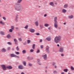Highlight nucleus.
Returning <instances> with one entry per match:
<instances>
[{"label": "nucleus", "instance_id": "48", "mask_svg": "<svg viewBox=\"0 0 74 74\" xmlns=\"http://www.w3.org/2000/svg\"><path fill=\"white\" fill-rule=\"evenodd\" d=\"M39 52H40V50H39L38 49V50H37V51H36V53H39Z\"/></svg>", "mask_w": 74, "mask_h": 74}, {"label": "nucleus", "instance_id": "30", "mask_svg": "<svg viewBox=\"0 0 74 74\" xmlns=\"http://www.w3.org/2000/svg\"><path fill=\"white\" fill-rule=\"evenodd\" d=\"M26 51L25 50H23V51H22V53H25Z\"/></svg>", "mask_w": 74, "mask_h": 74}, {"label": "nucleus", "instance_id": "41", "mask_svg": "<svg viewBox=\"0 0 74 74\" xmlns=\"http://www.w3.org/2000/svg\"><path fill=\"white\" fill-rule=\"evenodd\" d=\"M18 47V46H17V47H16V49L17 51L19 50V49Z\"/></svg>", "mask_w": 74, "mask_h": 74}, {"label": "nucleus", "instance_id": "32", "mask_svg": "<svg viewBox=\"0 0 74 74\" xmlns=\"http://www.w3.org/2000/svg\"><path fill=\"white\" fill-rule=\"evenodd\" d=\"M11 49V48L10 47H8V48H7V50H8V51H10V50Z\"/></svg>", "mask_w": 74, "mask_h": 74}, {"label": "nucleus", "instance_id": "6", "mask_svg": "<svg viewBox=\"0 0 74 74\" xmlns=\"http://www.w3.org/2000/svg\"><path fill=\"white\" fill-rule=\"evenodd\" d=\"M49 5L53 7H55V5H54L53 2H50V3H49Z\"/></svg>", "mask_w": 74, "mask_h": 74}, {"label": "nucleus", "instance_id": "20", "mask_svg": "<svg viewBox=\"0 0 74 74\" xmlns=\"http://www.w3.org/2000/svg\"><path fill=\"white\" fill-rule=\"evenodd\" d=\"M64 8H66L68 7V5L67 4L64 5Z\"/></svg>", "mask_w": 74, "mask_h": 74}, {"label": "nucleus", "instance_id": "55", "mask_svg": "<svg viewBox=\"0 0 74 74\" xmlns=\"http://www.w3.org/2000/svg\"><path fill=\"white\" fill-rule=\"evenodd\" d=\"M1 24H2L3 25H4V22L2 23H1Z\"/></svg>", "mask_w": 74, "mask_h": 74}, {"label": "nucleus", "instance_id": "53", "mask_svg": "<svg viewBox=\"0 0 74 74\" xmlns=\"http://www.w3.org/2000/svg\"><path fill=\"white\" fill-rule=\"evenodd\" d=\"M61 55V56L62 57H63L64 56V55L63 54H62Z\"/></svg>", "mask_w": 74, "mask_h": 74}, {"label": "nucleus", "instance_id": "11", "mask_svg": "<svg viewBox=\"0 0 74 74\" xmlns=\"http://www.w3.org/2000/svg\"><path fill=\"white\" fill-rule=\"evenodd\" d=\"M35 31V30L34 29H30L29 31L31 33H34V31Z\"/></svg>", "mask_w": 74, "mask_h": 74}, {"label": "nucleus", "instance_id": "60", "mask_svg": "<svg viewBox=\"0 0 74 74\" xmlns=\"http://www.w3.org/2000/svg\"><path fill=\"white\" fill-rule=\"evenodd\" d=\"M61 29V27H59L58 28V29H59V30H60Z\"/></svg>", "mask_w": 74, "mask_h": 74}, {"label": "nucleus", "instance_id": "43", "mask_svg": "<svg viewBox=\"0 0 74 74\" xmlns=\"http://www.w3.org/2000/svg\"><path fill=\"white\" fill-rule=\"evenodd\" d=\"M40 47H41V49H42L43 48L44 46L42 45L40 46Z\"/></svg>", "mask_w": 74, "mask_h": 74}, {"label": "nucleus", "instance_id": "34", "mask_svg": "<svg viewBox=\"0 0 74 74\" xmlns=\"http://www.w3.org/2000/svg\"><path fill=\"white\" fill-rule=\"evenodd\" d=\"M18 40L19 41H20V42L22 41V38H18Z\"/></svg>", "mask_w": 74, "mask_h": 74}, {"label": "nucleus", "instance_id": "16", "mask_svg": "<svg viewBox=\"0 0 74 74\" xmlns=\"http://www.w3.org/2000/svg\"><path fill=\"white\" fill-rule=\"evenodd\" d=\"M43 58L45 60H46L47 59V55H44Z\"/></svg>", "mask_w": 74, "mask_h": 74}, {"label": "nucleus", "instance_id": "63", "mask_svg": "<svg viewBox=\"0 0 74 74\" xmlns=\"http://www.w3.org/2000/svg\"><path fill=\"white\" fill-rule=\"evenodd\" d=\"M66 23H64V25H66Z\"/></svg>", "mask_w": 74, "mask_h": 74}, {"label": "nucleus", "instance_id": "46", "mask_svg": "<svg viewBox=\"0 0 74 74\" xmlns=\"http://www.w3.org/2000/svg\"><path fill=\"white\" fill-rule=\"evenodd\" d=\"M38 64H39V65H40V66L42 65V64L40 62H39V63L38 62Z\"/></svg>", "mask_w": 74, "mask_h": 74}, {"label": "nucleus", "instance_id": "2", "mask_svg": "<svg viewBox=\"0 0 74 74\" xmlns=\"http://www.w3.org/2000/svg\"><path fill=\"white\" fill-rule=\"evenodd\" d=\"M61 39V37L60 36H56L54 38V42L56 43H58L60 41Z\"/></svg>", "mask_w": 74, "mask_h": 74}, {"label": "nucleus", "instance_id": "49", "mask_svg": "<svg viewBox=\"0 0 74 74\" xmlns=\"http://www.w3.org/2000/svg\"><path fill=\"white\" fill-rule=\"evenodd\" d=\"M38 61V62H37V63H38L39 62H40V59H38V60H37Z\"/></svg>", "mask_w": 74, "mask_h": 74}, {"label": "nucleus", "instance_id": "7", "mask_svg": "<svg viewBox=\"0 0 74 74\" xmlns=\"http://www.w3.org/2000/svg\"><path fill=\"white\" fill-rule=\"evenodd\" d=\"M6 68L7 69L10 70L12 69V67L11 66H8L6 67Z\"/></svg>", "mask_w": 74, "mask_h": 74}, {"label": "nucleus", "instance_id": "39", "mask_svg": "<svg viewBox=\"0 0 74 74\" xmlns=\"http://www.w3.org/2000/svg\"><path fill=\"white\" fill-rule=\"evenodd\" d=\"M57 72L56 71H53V73L54 74L57 73Z\"/></svg>", "mask_w": 74, "mask_h": 74}, {"label": "nucleus", "instance_id": "50", "mask_svg": "<svg viewBox=\"0 0 74 74\" xmlns=\"http://www.w3.org/2000/svg\"><path fill=\"white\" fill-rule=\"evenodd\" d=\"M42 41V39L40 40V42H41Z\"/></svg>", "mask_w": 74, "mask_h": 74}, {"label": "nucleus", "instance_id": "42", "mask_svg": "<svg viewBox=\"0 0 74 74\" xmlns=\"http://www.w3.org/2000/svg\"><path fill=\"white\" fill-rule=\"evenodd\" d=\"M30 52H33L34 51V50L32 49H31L30 50Z\"/></svg>", "mask_w": 74, "mask_h": 74}, {"label": "nucleus", "instance_id": "3", "mask_svg": "<svg viewBox=\"0 0 74 74\" xmlns=\"http://www.w3.org/2000/svg\"><path fill=\"white\" fill-rule=\"evenodd\" d=\"M58 19V18L57 17H55L54 18V26L55 28H58V21H57V20Z\"/></svg>", "mask_w": 74, "mask_h": 74}, {"label": "nucleus", "instance_id": "13", "mask_svg": "<svg viewBox=\"0 0 74 74\" xmlns=\"http://www.w3.org/2000/svg\"><path fill=\"white\" fill-rule=\"evenodd\" d=\"M16 55L14 54H11V57H15Z\"/></svg>", "mask_w": 74, "mask_h": 74}, {"label": "nucleus", "instance_id": "29", "mask_svg": "<svg viewBox=\"0 0 74 74\" xmlns=\"http://www.w3.org/2000/svg\"><path fill=\"white\" fill-rule=\"evenodd\" d=\"M14 26H11V29H12V30H14Z\"/></svg>", "mask_w": 74, "mask_h": 74}, {"label": "nucleus", "instance_id": "24", "mask_svg": "<svg viewBox=\"0 0 74 74\" xmlns=\"http://www.w3.org/2000/svg\"><path fill=\"white\" fill-rule=\"evenodd\" d=\"M39 27H40V28L41 29L42 28H43V26L42 25H40Z\"/></svg>", "mask_w": 74, "mask_h": 74}, {"label": "nucleus", "instance_id": "38", "mask_svg": "<svg viewBox=\"0 0 74 74\" xmlns=\"http://www.w3.org/2000/svg\"><path fill=\"white\" fill-rule=\"evenodd\" d=\"M28 27V25H27L24 27V28H25L26 29H27Z\"/></svg>", "mask_w": 74, "mask_h": 74}, {"label": "nucleus", "instance_id": "52", "mask_svg": "<svg viewBox=\"0 0 74 74\" xmlns=\"http://www.w3.org/2000/svg\"><path fill=\"white\" fill-rule=\"evenodd\" d=\"M3 22H2L1 21H0V24H1L2 23H3Z\"/></svg>", "mask_w": 74, "mask_h": 74}, {"label": "nucleus", "instance_id": "51", "mask_svg": "<svg viewBox=\"0 0 74 74\" xmlns=\"http://www.w3.org/2000/svg\"><path fill=\"white\" fill-rule=\"evenodd\" d=\"M47 15L46 14L44 15V17H46Z\"/></svg>", "mask_w": 74, "mask_h": 74}, {"label": "nucleus", "instance_id": "36", "mask_svg": "<svg viewBox=\"0 0 74 74\" xmlns=\"http://www.w3.org/2000/svg\"><path fill=\"white\" fill-rule=\"evenodd\" d=\"M15 53L16 55H19V54H20V53H19V52H15Z\"/></svg>", "mask_w": 74, "mask_h": 74}, {"label": "nucleus", "instance_id": "59", "mask_svg": "<svg viewBox=\"0 0 74 74\" xmlns=\"http://www.w3.org/2000/svg\"><path fill=\"white\" fill-rule=\"evenodd\" d=\"M33 59V58H30V60H32Z\"/></svg>", "mask_w": 74, "mask_h": 74}, {"label": "nucleus", "instance_id": "47", "mask_svg": "<svg viewBox=\"0 0 74 74\" xmlns=\"http://www.w3.org/2000/svg\"><path fill=\"white\" fill-rule=\"evenodd\" d=\"M3 19L5 20H6V18H5V17H3Z\"/></svg>", "mask_w": 74, "mask_h": 74}, {"label": "nucleus", "instance_id": "21", "mask_svg": "<svg viewBox=\"0 0 74 74\" xmlns=\"http://www.w3.org/2000/svg\"><path fill=\"white\" fill-rule=\"evenodd\" d=\"M11 36L10 34H8V35L6 36V37H7V38L8 39L10 38Z\"/></svg>", "mask_w": 74, "mask_h": 74}, {"label": "nucleus", "instance_id": "54", "mask_svg": "<svg viewBox=\"0 0 74 74\" xmlns=\"http://www.w3.org/2000/svg\"><path fill=\"white\" fill-rule=\"evenodd\" d=\"M16 57H17V58H19V56H17L16 55Z\"/></svg>", "mask_w": 74, "mask_h": 74}, {"label": "nucleus", "instance_id": "27", "mask_svg": "<svg viewBox=\"0 0 74 74\" xmlns=\"http://www.w3.org/2000/svg\"><path fill=\"white\" fill-rule=\"evenodd\" d=\"M35 44H33V46H32V48L33 49H34L35 48Z\"/></svg>", "mask_w": 74, "mask_h": 74}, {"label": "nucleus", "instance_id": "18", "mask_svg": "<svg viewBox=\"0 0 74 74\" xmlns=\"http://www.w3.org/2000/svg\"><path fill=\"white\" fill-rule=\"evenodd\" d=\"M0 34H1V35L3 36L5 35V33H4V32H3V31H1L0 32Z\"/></svg>", "mask_w": 74, "mask_h": 74}, {"label": "nucleus", "instance_id": "1", "mask_svg": "<svg viewBox=\"0 0 74 74\" xmlns=\"http://www.w3.org/2000/svg\"><path fill=\"white\" fill-rule=\"evenodd\" d=\"M14 9H15L17 11H22L23 9V7L21 5H15Z\"/></svg>", "mask_w": 74, "mask_h": 74}, {"label": "nucleus", "instance_id": "10", "mask_svg": "<svg viewBox=\"0 0 74 74\" xmlns=\"http://www.w3.org/2000/svg\"><path fill=\"white\" fill-rule=\"evenodd\" d=\"M60 52L62 53L63 51V48L62 47H61L60 49V50L59 51Z\"/></svg>", "mask_w": 74, "mask_h": 74}, {"label": "nucleus", "instance_id": "31", "mask_svg": "<svg viewBox=\"0 0 74 74\" xmlns=\"http://www.w3.org/2000/svg\"><path fill=\"white\" fill-rule=\"evenodd\" d=\"M70 68L72 70H74V68L72 66H71L70 67Z\"/></svg>", "mask_w": 74, "mask_h": 74}, {"label": "nucleus", "instance_id": "64", "mask_svg": "<svg viewBox=\"0 0 74 74\" xmlns=\"http://www.w3.org/2000/svg\"><path fill=\"white\" fill-rule=\"evenodd\" d=\"M61 74H64V73L62 72V73H61Z\"/></svg>", "mask_w": 74, "mask_h": 74}, {"label": "nucleus", "instance_id": "9", "mask_svg": "<svg viewBox=\"0 0 74 74\" xmlns=\"http://www.w3.org/2000/svg\"><path fill=\"white\" fill-rule=\"evenodd\" d=\"M46 50V51L47 53H49V47L48 46H47Z\"/></svg>", "mask_w": 74, "mask_h": 74}, {"label": "nucleus", "instance_id": "17", "mask_svg": "<svg viewBox=\"0 0 74 74\" xmlns=\"http://www.w3.org/2000/svg\"><path fill=\"white\" fill-rule=\"evenodd\" d=\"M67 12V10H66L65 9H62V12L63 13H65Z\"/></svg>", "mask_w": 74, "mask_h": 74}, {"label": "nucleus", "instance_id": "19", "mask_svg": "<svg viewBox=\"0 0 74 74\" xmlns=\"http://www.w3.org/2000/svg\"><path fill=\"white\" fill-rule=\"evenodd\" d=\"M14 41L15 42V44L16 45L17 44V40L16 39H14Z\"/></svg>", "mask_w": 74, "mask_h": 74}, {"label": "nucleus", "instance_id": "22", "mask_svg": "<svg viewBox=\"0 0 74 74\" xmlns=\"http://www.w3.org/2000/svg\"><path fill=\"white\" fill-rule=\"evenodd\" d=\"M46 39L47 40V41H50V38H49V37L47 38H46Z\"/></svg>", "mask_w": 74, "mask_h": 74}, {"label": "nucleus", "instance_id": "14", "mask_svg": "<svg viewBox=\"0 0 74 74\" xmlns=\"http://www.w3.org/2000/svg\"><path fill=\"white\" fill-rule=\"evenodd\" d=\"M18 15L17 14L16 15V18H15V20L16 21V22H17L18 21Z\"/></svg>", "mask_w": 74, "mask_h": 74}, {"label": "nucleus", "instance_id": "56", "mask_svg": "<svg viewBox=\"0 0 74 74\" xmlns=\"http://www.w3.org/2000/svg\"><path fill=\"white\" fill-rule=\"evenodd\" d=\"M54 4H55V5H57V3L55 2V3H54Z\"/></svg>", "mask_w": 74, "mask_h": 74}, {"label": "nucleus", "instance_id": "45", "mask_svg": "<svg viewBox=\"0 0 74 74\" xmlns=\"http://www.w3.org/2000/svg\"><path fill=\"white\" fill-rule=\"evenodd\" d=\"M29 66H32V64H31L29 63Z\"/></svg>", "mask_w": 74, "mask_h": 74}, {"label": "nucleus", "instance_id": "33", "mask_svg": "<svg viewBox=\"0 0 74 74\" xmlns=\"http://www.w3.org/2000/svg\"><path fill=\"white\" fill-rule=\"evenodd\" d=\"M12 30L13 29H9V32H10V33H12V31H13Z\"/></svg>", "mask_w": 74, "mask_h": 74}, {"label": "nucleus", "instance_id": "35", "mask_svg": "<svg viewBox=\"0 0 74 74\" xmlns=\"http://www.w3.org/2000/svg\"><path fill=\"white\" fill-rule=\"evenodd\" d=\"M64 71L65 72H67V69H65L64 70Z\"/></svg>", "mask_w": 74, "mask_h": 74}, {"label": "nucleus", "instance_id": "25", "mask_svg": "<svg viewBox=\"0 0 74 74\" xmlns=\"http://www.w3.org/2000/svg\"><path fill=\"white\" fill-rule=\"evenodd\" d=\"M23 64H24V66H26V63L25 61H23Z\"/></svg>", "mask_w": 74, "mask_h": 74}, {"label": "nucleus", "instance_id": "12", "mask_svg": "<svg viewBox=\"0 0 74 74\" xmlns=\"http://www.w3.org/2000/svg\"><path fill=\"white\" fill-rule=\"evenodd\" d=\"M6 51V49L4 48H3L2 49H1V51L2 52H5Z\"/></svg>", "mask_w": 74, "mask_h": 74}, {"label": "nucleus", "instance_id": "28", "mask_svg": "<svg viewBox=\"0 0 74 74\" xmlns=\"http://www.w3.org/2000/svg\"><path fill=\"white\" fill-rule=\"evenodd\" d=\"M7 44L9 45H12V44L10 42H7Z\"/></svg>", "mask_w": 74, "mask_h": 74}, {"label": "nucleus", "instance_id": "8", "mask_svg": "<svg viewBox=\"0 0 74 74\" xmlns=\"http://www.w3.org/2000/svg\"><path fill=\"white\" fill-rule=\"evenodd\" d=\"M68 18L69 19H73V15H71L70 16H68Z\"/></svg>", "mask_w": 74, "mask_h": 74}, {"label": "nucleus", "instance_id": "15", "mask_svg": "<svg viewBox=\"0 0 74 74\" xmlns=\"http://www.w3.org/2000/svg\"><path fill=\"white\" fill-rule=\"evenodd\" d=\"M35 25L36 26H39V23L38 21H36L35 22Z\"/></svg>", "mask_w": 74, "mask_h": 74}, {"label": "nucleus", "instance_id": "5", "mask_svg": "<svg viewBox=\"0 0 74 74\" xmlns=\"http://www.w3.org/2000/svg\"><path fill=\"white\" fill-rule=\"evenodd\" d=\"M18 68L21 70L23 69H24L23 66L22 65H19L18 66Z\"/></svg>", "mask_w": 74, "mask_h": 74}, {"label": "nucleus", "instance_id": "57", "mask_svg": "<svg viewBox=\"0 0 74 74\" xmlns=\"http://www.w3.org/2000/svg\"><path fill=\"white\" fill-rule=\"evenodd\" d=\"M16 29H19V28L18 27H16Z\"/></svg>", "mask_w": 74, "mask_h": 74}, {"label": "nucleus", "instance_id": "37", "mask_svg": "<svg viewBox=\"0 0 74 74\" xmlns=\"http://www.w3.org/2000/svg\"><path fill=\"white\" fill-rule=\"evenodd\" d=\"M35 34L37 36H39L40 35V34L38 33H36V34Z\"/></svg>", "mask_w": 74, "mask_h": 74}, {"label": "nucleus", "instance_id": "44", "mask_svg": "<svg viewBox=\"0 0 74 74\" xmlns=\"http://www.w3.org/2000/svg\"><path fill=\"white\" fill-rule=\"evenodd\" d=\"M55 65H56V63L53 62L52 65H53V66H54Z\"/></svg>", "mask_w": 74, "mask_h": 74}, {"label": "nucleus", "instance_id": "23", "mask_svg": "<svg viewBox=\"0 0 74 74\" xmlns=\"http://www.w3.org/2000/svg\"><path fill=\"white\" fill-rule=\"evenodd\" d=\"M44 26L45 27H47L49 26V24L46 23L45 24V25H44Z\"/></svg>", "mask_w": 74, "mask_h": 74}, {"label": "nucleus", "instance_id": "58", "mask_svg": "<svg viewBox=\"0 0 74 74\" xmlns=\"http://www.w3.org/2000/svg\"><path fill=\"white\" fill-rule=\"evenodd\" d=\"M21 74H25V73L24 72H22L21 73Z\"/></svg>", "mask_w": 74, "mask_h": 74}, {"label": "nucleus", "instance_id": "4", "mask_svg": "<svg viewBox=\"0 0 74 74\" xmlns=\"http://www.w3.org/2000/svg\"><path fill=\"white\" fill-rule=\"evenodd\" d=\"M1 67L2 68L3 70L4 71L7 70V67L5 64H2L1 65Z\"/></svg>", "mask_w": 74, "mask_h": 74}, {"label": "nucleus", "instance_id": "26", "mask_svg": "<svg viewBox=\"0 0 74 74\" xmlns=\"http://www.w3.org/2000/svg\"><path fill=\"white\" fill-rule=\"evenodd\" d=\"M22 0H18L17 1L18 3H20L22 2Z\"/></svg>", "mask_w": 74, "mask_h": 74}, {"label": "nucleus", "instance_id": "62", "mask_svg": "<svg viewBox=\"0 0 74 74\" xmlns=\"http://www.w3.org/2000/svg\"><path fill=\"white\" fill-rule=\"evenodd\" d=\"M54 67H55V68H57V66H56V65H55V66H54Z\"/></svg>", "mask_w": 74, "mask_h": 74}, {"label": "nucleus", "instance_id": "61", "mask_svg": "<svg viewBox=\"0 0 74 74\" xmlns=\"http://www.w3.org/2000/svg\"><path fill=\"white\" fill-rule=\"evenodd\" d=\"M57 45V46H58V47H59V46H60L58 44V45Z\"/></svg>", "mask_w": 74, "mask_h": 74}, {"label": "nucleus", "instance_id": "40", "mask_svg": "<svg viewBox=\"0 0 74 74\" xmlns=\"http://www.w3.org/2000/svg\"><path fill=\"white\" fill-rule=\"evenodd\" d=\"M30 42V40H27V43L28 44H29Z\"/></svg>", "mask_w": 74, "mask_h": 74}]
</instances>
